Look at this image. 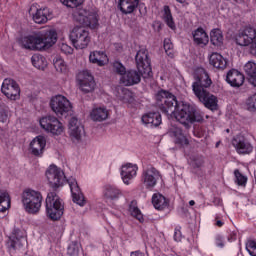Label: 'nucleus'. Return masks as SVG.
Segmentation results:
<instances>
[{
  "mask_svg": "<svg viewBox=\"0 0 256 256\" xmlns=\"http://www.w3.org/2000/svg\"><path fill=\"white\" fill-rule=\"evenodd\" d=\"M189 205H190L191 207H193V205H195V202H194L193 200H190V201H189Z\"/></svg>",
  "mask_w": 256,
  "mask_h": 256,
  "instance_id": "obj_60",
  "label": "nucleus"
},
{
  "mask_svg": "<svg viewBox=\"0 0 256 256\" xmlns=\"http://www.w3.org/2000/svg\"><path fill=\"white\" fill-rule=\"evenodd\" d=\"M244 73L247 75L248 80L250 79V77L256 75V63L253 61H248L244 65Z\"/></svg>",
  "mask_w": 256,
  "mask_h": 256,
  "instance_id": "obj_41",
  "label": "nucleus"
},
{
  "mask_svg": "<svg viewBox=\"0 0 256 256\" xmlns=\"http://www.w3.org/2000/svg\"><path fill=\"white\" fill-rule=\"evenodd\" d=\"M142 123L147 127H159L162 123L161 114L159 112H149L142 116Z\"/></svg>",
  "mask_w": 256,
  "mask_h": 256,
  "instance_id": "obj_25",
  "label": "nucleus"
},
{
  "mask_svg": "<svg viewBox=\"0 0 256 256\" xmlns=\"http://www.w3.org/2000/svg\"><path fill=\"white\" fill-rule=\"evenodd\" d=\"M248 81H249V83H251V85L256 87V74L254 76L250 77Z\"/></svg>",
  "mask_w": 256,
  "mask_h": 256,
  "instance_id": "obj_55",
  "label": "nucleus"
},
{
  "mask_svg": "<svg viewBox=\"0 0 256 256\" xmlns=\"http://www.w3.org/2000/svg\"><path fill=\"white\" fill-rule=\"evenodd\" d=\"M70 41L75 49H86L91 43V36L85 27L76 26L70 33Z\"/></svg>",
  "mask_w": 256,
  "mask_h": 256,
  "instance_id": "obj_7",
  "label": "nucleus"
},
{
  "mask_svg": "<svg viewBox=\"0 0 256 256\" xmlns=\"http://www.w3.org/2000/svg\"><path fill=\"white\" fill-rule=\"evenodd\" d=\"M115 95L119 101H122V103H135V96H133V92L127 88H117Z\"/></svg>",
  "mask_w": 256,
  "mask_h": 256,
  "instance_id": "obj_27",
  "label": "nucleus"
},
{
  "mask_svg": "<svg viewBox=\"0 0 256 256\" xmlns=\"http://www.w3.org/2000/svg\"><path fill=\"white\" fill-rule=\"evenodd\" d=\"M25 241H26L25 238H18L16 236L10 237L7 242V247L10 253H15L17 250L21 249Z\"/></svg>",
  "mask_w": 256,
  "mask_h": 256,
  "instance_id": "obj_33",
  "label": "nucleus"
},
{
  "mask_svg": "<svg viewBox=\"0 0 256 256\" xmlns=\"http://www.w3.org/2000/svg\"><path fill=\"white\" fill-rule=\"evenodd\" d=\"M90 117L92 121H105L109 117V110L105 107L94 108L90 113Z\"/></svg>",
  "mask_w": 256,
  "mask_h": 256,
  "instance_id": "obj_29",
  "label": "nucleus"
},
{
  "mask_svg": "<svg viewBox=\"0 0 256 256\" xmlns=\"http://www.w3.org/2000/svg\"><path fill=\"white\" fill-rule=\"evenodd\" d=\"M234 175H235V181L237 183V185H246L247 184V177H245L243 174H241V172L239 170H235L234 171Z\"/></svg>",
  "mask_w": 256,
  "mask_h": 256,
  "instance_id": "obj_45",
  "label": "nucleus"
},
{
  "mask_svg": "<svg viewBox=\"0 0 256 256\" xmlns=\"http://www.w3.org/2000/svg\"><path fill=\"white\" fill-rule=\"evenodd\" d=\"M156 105L165 115L175 117L182 125L201 123L203 116L191 104L177 101V97L167 90H160L155 96Z\"/></svg>",
  "mask_w": 256,
  "mask_h": 256,
  "instance_id": "obj_1",
  "label": "nucleus"
},
{
  "mask_svg": "<svg viewBox=\"0 0 256 256\" xmlns=\"http://www.w3.org/2000/svg\"><path fill=\"white\" fill-rule=\"evenodd\" d=\"M78 83L83 93H91L95 90V78L91 72L84 70L78 74Z\"/></svg>",
  "mask_w": 256,
  "mask_h": 256,
  "instance_id": "obj_15",
  "label": "nucleus"
},
{
  "mask_svg": "<svg viewBox=\"0 0 256 256\" xmlns=\"http://www.w3.org/2000/svg\"><path fill=\"white\" fill-rule=\"evenodd\" d=\"M53 63L58 73H67V64L65 63V60L58 57L54 59Z\"/></svg>",
  "mask_w": 256,
  "mask_h": 256,
  "instance_id": "obj_42",
  "label": "nucleus"
},
{
  "mask_svg": "<svg viewBox=\"0 0 256 256\" xmlns=\"http://www.w3.org/2000/svg\"><path fill=\"white\" fill-rule=\"evenodd\" d=\"M226 83L231 87L239 88L245 83V75L237 69H231L226 74Z\"/></svg>",
  "mask_w": 256,
  "mask_h": 256,
  "instance_id": "obj_21",
  "label": "nucleus"
},
{
  "mask_svg": "<svg viewBox=\"0 0 256 256\" xmlns=\"http://www.w3.org/2000/svg\"><path fill=\"white\" fill-rule=\"evenodd\" d=\"M160 177L159 170H156L155 167H149L143 170L141 181L146 189H153L157 185Z\"/></svg>",
  "mask_w": 256,
  "mask_h": 256,
  "instance_id": "obj_14",
  "label": "nucleus"
},
{
  "mask_svg": "<svg viewBox=\"0 0 256 256\" xmlns=\"http://www.w3.org/2000/svg\"><path fill=\"white\" fill-rule=\"evenodd\" d=\"M69 135L73 143H79L85 135V128L76 117H72L69 121Z\"/></svg>",
  "mask_w": 256,
  "mask_h": 256,
  "instance_id": "obj_17",
  "label": "nucleus"
},
{
  "mask_svg": "<svg viewBox=\"0 0 256 256\" xmlns=\"http://www.w3.org/2000/svg\"><path fill=\"white\" fill-rule=\"evenodd\" d=\"M104 197L110 199V201H116L121 197V190L115 186L106 185L104 187Z\"/></svg>",
  "mask_w": 256,
  "mask_h": 256,
  "instance_id": "obj_32",
  "label": "nucleus"
},
{
  "mask_svg": "<svg viewBox=\"0 0 256 256\" xmlns=\"http://www.w3.org/2000/svg\"><path fill=\"white\" fill-rule=\"evenodd\" d=\"M192 167L199 169V167H203V163H205V160L203 159V156H193L191 158Z\"/></svg>",
  "mask_w": 256,
  "mask_h": 256,
  "instance_id": "obj_47",
  "label": "nucleus"
},
{
  "mask_svg": "<svg viewBox=\"0 0 256 256\" xmlns=\"http://www.w3.org/2000/svg\"><path fill=\"white\" fill-rule=\"evenodd\" d=\"M195 137H198V139H201L203 137V133L199 132V130H194Z\"/></svg>",
  "mask_w": 256,
  "mask_h": 256,
  "instance_id": "obj_56",
  "label": "nucleus"
},
{
  "mask_svg": "<svg viewBox=\"0 0 256 256\" xmlns=\"http://www.w3.org/2000/svg\"><path fill=\"white\" fill-rule=\"evenodd\" d=\"M61 51L63 53H65L66 55H71V53H73V48H71L69 45L67 44H62L61 46Z\"/></svg>",
  "mask_w": 256,
  "mask_h": 256,
  "instance_id": "obj_53",
  "label": "nucleus"
},
{
  "mask_svg": "<svg viewBox=\"0 0 256 256\" xmlns=\"http://www.w3.org/2000/svg\"><path fill=\"white\" fill-rule=\"evenodd\" d=\"M139 0H119L118 7L124 15H129L137 9Z\"/></svg>",
  "mask_w": 256,
  "mask_h": 256,
  "instance_id": "obj_26",
  "label": "nucleus"
},
{
  "mask_svg": "<svg viewBox=\"0 0 256 256\" xmlns=\"http://www.w3.org/2000/svg\"><path fill=\"white\" fill-rule=\"evenodd\" d=\"M1 92L7 99H10V101H17V99L21 97V88H19V84L13 79H4Z\"/></svg>",
  "mask_w": 256,
  "mask_h": 256,
  "instance_id": "obj_11",
  "label": "nucleus"
},
{
  "mask_svg": "<svg viewBox=\"0 0 256 256\" xmlns=\"http://www.w3.org/2000/svg\"><path fill=\"white\" fill-rule=\"evenodd\" d=\"M181 239H183V236L181 235V228L180 226H177L174 230V240L179 243L181 242Z\"/></svg>",
  "mask_w": 256,
  "mask_h": 256,
  "instance_id": "obj_52",
  "label": "nucleus"
},
{
  "mask_svg": "<svg viewBox=\"0 0 256 256\" xmlns=\"http://www.w3.org/2000/svg\"><path fill=\"white\" fill-rule=\"evenodd\" d=\"M73 19L76 23L90 29H96L99 25V16L94 11L85 8H77L73 13Z\"/></svg>",
  "mask_w": 256,
  "mask_h": 256,
  "instance_id": "obj_6",
  "label": "nucleus"
},
{
  "mask_svg": "<svg viewBox=\"0 0 256 256\" xmlns=\"http://www.w3.org/2000/svg\"><path fill=\"white\" fill-rule=\"evenodd\" d=\"M232 145L239 155H249V153L253 152V146L243 135H237L234 137Z\"/></svg>",
  "mask_w": 256,
  "mask_h": 256,
  "instance_id": "obj_18",
  "label": "nucleus"
},
{
  "mask_svg": "<svg viewBox=\"0 0 256 256\" xmlns=\"http://www.w3.org/2000/svg\"><path fill=\"white\" fill-rule=\"evenodd\" d=\"M251 51H252V53H254L256 55V41H255L254 47H252Z\"/></svg>",
  "mask_w": 256,
  "mask_h": 256,
  "instance_id": "obj_59",
  "label": "nucleus"
},
{
  "mask_svg": "<svg viewBox=\"0 0 256 256\" xmlns=\"http://www.w3.org/2000/svg\"><path fill=\"white\" fill-rule=\"evenodd\" d=\"M194 43L200 47H205L209 43V35L203 28L196 29L193 33Z\"/></svg>",
  "mask_w": 256,
  "mask_h": 256,
  "instance_id": "obj_28",
  "label": "nucleus"
},
{
  "mask_svg": "<svg viewBox=\"0 0 256 256\" xmlns=\"http://www.w3.org/2000/svg\"><path fill=\"white\" fill-rule=\"evenodd\" d=\"M137 70H126V73L120 77V82L126 87H131L141 83V76L147 75L151 77V60L149 59V51L146 48H140L135 56Z\"/></svg>",
  "mask_w": 256,
  "mask_h": 256,
  "instance_id": "obj_2",
  "label": "nucleus"
},
{
  "mask_svg": "<svg viewBox=\"0 0 256 256\" xmlns=\"http://www.w3.org/2000/svg\"><path fill=\"white\" fill-rule=\"evenodd\" d=\"M178 3H185L187 0H176Z\"/></svg>",
  "mask_w": 256,
  "mask_h": 256,
  "instance_id": "obj_61",
  "label": "nucleus"
},
{
  "mask_svg": "<svg viewBox=\"0 0 256 256\" xmlns=\"http://www.w3.org/2000/svg\"><path fill=\"white\" fill-rule=\"evenodd\" d=\"M164 21L170 27V29H175V21H173V15L171 14V8L169 6H164Z\"/></svg>",
  "mask_w": 256,
  "mask_h": 256,
  "instance_id": "obj_39",
  "label": "nucleus"
},
{
  "mask_svg": "<svg viewBox=\"0 0 256 256\" xmlns=\"http://www.w3.org/2000/svg\"><path fill=\"white\" fill-rule=\"evenodd\" d=\"M113 69L118 75H120V77H122L127 71V69L119 61H115L113 63Z\"/></svg>",
  "mask_w": 256,
  "mask_h": 256,
  "instance_id": "obj_44",
  "label": "nucleus"
},
{
  "mask_svg": "<svg viewBox=\"0 0 256 256\" xmlns=\"http://www.w3.org/2000/svg\"><path fill=\"white\" fill-rule=\"evenodd\" d=\"M215 201H217L218 205L221 203V200L219 198H216Z\"/></svg>",
  "mask_w": 256,
  "mask_h": 256,
  "instance_id": "obj_62",
  "label": "nucleus"
},
{
  "mask_svg": "<svg viewBox=\"0 0 256 256\" xmlns=\"http://www.w3.org/2000/svg\"><path fill=\"white\" fill-rule=\"evenodd\" d=\"M67 183L70 187L73 202L77 203V205H80V207H83L85 205V196H83L77 180L75 178H70L67 180Z\"/></svg>",
  "mask_w": 256,
  "mask_h": 256,
  "instance_id": "obj_19",
  "label": "nucleus"
},
{
  "mask_svg": "<svg viewBox=\"0 0 256 256\" xmlns=\"http://www.w3.org/2000/svg\"><path fill=\"white\" fill-rule=\"evenodd\" d=\"M210 41L215 47H221L223 45V32L221 29L215 28L210 32Z\"/></svg>",
  "mask_w": 256,
  "mask_h": 256,
  "instance_id": "obj_34",
  "label": "nucleus"
},
{
  "mask_svg": "<svg viewBox=\"0 0 256 256\" xmlns=\"http://www.w3.org/2000/svg\"><path fill=\"white\" fill-rule=\"evenodd\" d=\"M152 205H154L155 209H158L159 211L165 209L169 203L167 202V199L162 194H154L152 196Z\"/></svg>",
  "mask_w": 256,
  "mask_h": 256,
  "instance_id": "obj_35",
  "label": "nucleus"
},
{
  "mask_svg": "<svg viewBox=\"0 0 256 256\" xmlns=\"http://www.w3.org/2000/svg\"><path fill=\"white\" fill-rule=\"evenodd\" d=\"M222 225H224L223 221H221V220L216 221V226L217 227H221Z\"/></svg>",
  "mask_w": 256,
  "mask_h": 256,
  "instance_id": "obj_58",
  "label": "nucleus"
},
{
  "mask_svg": "<svg viewBox=\"0 0 256 256\" xmlns=\"http://www.w3.org/2000/svg\"><path fill=\"white\" fill-rule=\"evenodd\" d=\"M11 207V198L5 190H0V213H5Z\"/></svg>",
  "mask_w": 256,
  "mask_h": 256,
  "instance_id": "obj_36",
  "label": "nucleus"
},
{
  "mask_svg": "<svg viewBox=\"0 0 256 256\" xmlns=\"http://www.w3.org/2000/svg\"><path fill=\"white\" fill-rule=\"evenodd\" d=\"M47 181L52 189H59L65 184V173L56 165H50L46 170Z\"/></svg>",
  "mask_w": 256,
  "mask_h": 256,
  "instance_id": "obj_9",
  "label": "nucleus"
},
{
  "mask_svg": "<svg viewBox=\"0 0 256 256\" xmlns=\"http://www.w3.org/2000/svg\"><path fill=\"white\" fill-rule=\"evenodd\" d=\"M57 43V31L41 30L22 38V46L30 51H43Z\"/></svg>",
  "mask_w": 256,
  "mask_h": 256,
  "instance_id": "obj_3",
  "label": "nucleus"
},
{
  "mask_svg": "<svg viewBox=\"0 0 256 256\" xmlns=\"http://www.w3.org/2000/svg\"><path fill=\"white\" fill-rule=\"evenodd\" d=\"M168 135L174 138L176 145H180L181 147H187L189 145V139H187V135L181 127L171 126L168 130Z\"/></svg>",
  "mask_w": 256,
  "mask_h": 256,
  "instance_id": "obj_20",
  "label": "nucleus"
},
{
  "mask_svg": "<svg viewBox=\"0 0 256 256\" xmlns=\"http://www.w3.org/2000/svg\"><path fill=\"white\" fill-rule=\"evenodd\" d=\"M235 239H236V237H235V234H230L229 236H228V241H235Z\"/></svg>",
  "mask_w": 256,
  "mask_h": 256,
  "instance_id": "obj_57",
  "label": "nucleus"
},
{
  "mask_svg": "<svg viewBox=\"0 0 256 256\" xmlns=\"http://www.w3.org/2000/svg\"><path fill=\"white\" fill-rule=\"evenodd\" d=\"M215 243L216 247H220L221 249H223V247H225V238H223V236L221 235H216Z\"/></svg>",
  "mask_w": 256,
  "mask_h": 256,
  "instance_id": "obj_51",
  "label": "nucleus"
},
{
  "mask_svg": "<svg viewBox=\"0 0 256 256\" xmlns=\"http://www.w3.org/2000/svg\"><path fill=\"white\" fill-rule=\"evenodd\" d=\"M7 119H9L7 109H5V106H0V123H7Z\"/></svg>",
  "mask_w": 256,
  "mask_h": 256,
  "instance_id": "obj_50",
  "label": "nucleus"
},
{
  "mask_svg": "<svg viewBox=\"0 0 256 256\" xmlns=\"http://www.w3.org/2000/svg\"><path fill=\"white\" fill-rule=\"evenodd\" d=\"M199 99L200 103L206 107V109H210V111H217L218 109V100L217 97L209 92H203L202 94L196 95Z\"/></svg>",
  "mask_w": 256,
  "mask_h": 256,
  "instance_id": "obj_23",
  "label": "nucleus"
},
{
  "mask_svg": "<svg viewBox=\"0 0 256 256\" xmlns=\"http://www.w3.org/2000/svg\"><path fill=\"white\" fill-rule=\"evenodd\" d=\"M89 61L90 63L99 65V67H103V65L108 61L107 54L101 51H94L90 53Z\"/></svg>",
  "mask_w": 256,
  "mask_h": 256,
  "instance_id": "obj_30",
  "label": "nucleus"
},
{
  "mask_svg": "<svg viewBox=\"0 0 256 256\" xmlns=\"http://www.w3.org/2000/svg\"><path fill=\"white\" fill-rule=\"evenodd\" d=\"M50 107L57 117L67 115L73 109L71 102L63 95H56L50 100Z\"/></svg>",
  "mask_w": 256,
  "mask_h": 256,
  "instance_id": "obj_8",
  "label": "nucleus"
},
{
  "mask_svg": "<svg viewBox=\"0 0 256 256\" xmlns=\"http://www.w3.org/2000/svg\"><path fill=\"white\" fill-rule=\"evenodd\" d=\"M47 145V140L43 136H37L30 142V152L35 157H41L45 146Z\"/></svg>",
  "mask_w": 256,
  "mask_h": 256,
  "instance_id": "obj_24",
  "label": "nucleus"
},
{
  "mask_svg": "<svg viewBox=\"0 0 256 256\" xmlns=\"http://www.w3.org/2000/svg\"><path fill=\"white\" fill-rule=\"evenodd\" d=\"M256 39V29L253 27H246L243 30H240L236 35L235 41L240 47H249L254 43Z\"/></svg>",
  "mask_w": 256,
  "mask_h": 256,
  "instance_id": "obj_12",
  "label": "nucleus"
},
{
  "mask_svg": "<svg viewBox=\"0 0 256 256\" xmlns=\"http://www.w3.org/2000/svg\"><path fill=\"white\" fill-rule=\"evenodd\" d=\"M213 81L209 77V74L206 71H203L202 74L196 77V81L192 84V89L194 94L201 95L207 93L208 87H211Z\"/></svg>",
  "mask_w": 256,
  "mask_h": 256,
  "instance_id": "obj_13",
  "label": "nucleus"
},
{
  "mask_svg": "<svg viewBox=\"0 0 256 256\" xmlns=\"http://www.w3.org/2000/svg\"><path fill=\"white\" fill-rule=\"evenodd\" d=\"M63 5L66 7H70L71 9H75V7H79L83 0H60Z\"/></svg>",
  "mask_w": 256,
  "mask_h": 256,
  "instance_id": "obj_46",
  "label": "nucleus"
},
{
  "mask_svg": "<svg viewBox=\"0 0 256 256\" xmlns=\"http://www.w3.org/2000/svg\"><path fill=\"white\" fill-rule=\"evenodd\" d=\"M129 213L132 217L137 219L140 223H143V214L141 213V210L137 206V201L133 200L129 205Z\"/></svg>",
  "mask_w": 256,
  "mask_h": 256,
  "instance_id": "obj_38",
  "label": "nucleus"
},
{
  "mask_svg": "<svg viewBox=\"0 0 256 256\" xmlns=\"http://www.w3.org/2000/svg\"><path fill=\"white\" fill-rule=\"evenodd\" d=\"M246 250L248 251L249 255L256 256V241L248 240L246 243Z\"/></svg>",
  "mask_w": 256,
  "mask_h": 256,
  "instance_id": "obj_48",
  "label": "nucleus"
},
{
  "mask_svg": "<svg viewBox=\"0 0 256 256\" xmlns=\"http://www.w3.org/2000/svg\"><path fill=\"white\" fill-rule=\"evenodd\" d=\"M40 126L52 135H61L63 133V124L55 116H45L40 119Z\"/></svg>",
  "mask_w": 256,
  "mask_h": 256,
  "instance_id": "obj_10",
  "label": "nucleus"
},
{
  "mask_svg": "<svg viewBox=\"0 0 256 256\" xmlns=\"http://www.w3.org/2000/svg\"><path fill=\"white\" fill-rule=\"evenodd\" d=\"M130 256H145V253L137 250V251L131 252Z\"/></svg>",
  "mask_w": 256,
  "mask_h": 256,
  "instance_id": "obj_54",
  "label": "nucleus"
},
{
  "mask_svg": "<svg viewBox=\"0 0 256 256\" xmlns=\"http://www.w3.org/2000/svg\"><path fill=\"white\" fill-rule=\"evenodd\" d=\"M137 171L139 167L136 164L127 163L121 167V177L125 185H129V181L137 177Z\"/></svg>",
  "mask_w": 256,
  "mask_h": 256,
  "instance_id": "obj_22",
  "label": "nucleus"
},
{
  "mask_svg": "<svg viewBox=\"0 0 256 256\" xmlns=\"http://www.w3.org/2000/svg\"><path fill=\"white\" fill-rule=\"evenodd\" d=\"M164 50L167 53V55L173 57V43L171 42V39H164Z\"/></svg>",
  "mask_w": 256,
  "mask_h": 256,
  "instance_id": "obj_49",
  "label": "nucleus"
},
{
  "mask_svg": "<svg viewBox=\"0 0 256 256\" xmlns=\"http://www.w3.org/2000/svg\"><path fill=\"white\" fill-rule=\"evenodd\" d=\"M32 65L36 67V69L45 70V67H47V59L40 54H34L31 57Z\"/></svg>",
  "mask_w": 256,
  "mask_h": 256,
  "instance_id": "obj_37",
  "label": "nucleus"
},
{
  "mask_svg": "<svg viewBox=\"0 0 256 256\" xmlns=\"http://www.w3.org/2000/svg\"><path fill=\"white\" fill-rule=\"evenodd\" d=\"M216 147H219V142L216 144Z\"/></svg>",
  "mask_w": 256,
  "mask_h": 256,
  "instance_id": "obj_63",
  "label": "nucleus"
},
{
  "mask_svg": "<svg viewBox=\"0 0 256 256\" xmlns=\"http://www.w3.org/2000/svg\"><path fill=\"white\" fill-rule=\"evenodd\" d=\"M215 219H216V220L219 219V216H216Z\"/></svg>",
  "mask_w": 256,
  "mask_h": 256,
  "instance_id": "obj_64",
  "label": "nucleus"
},
{
  "mask_svg": "<svg viewBox=\"0 0 256 256\" xmlns=\"http://www.w3.org/2000/svg\"><path fill=\"white\" fill-rule=\"evenodd\" d=\"M22 205L27 213L35 215L39 213L43 203V195L39 191L26 189L22 193Z\"/></svg>",
  "mask_w": 256,
  "mask_h": 256,
  "instance_id": "obj_4",
  "label": "nucleus"
},
{
  "mask_svg": "<svg viewBox=\"0 0 256 256\" xmlns=\"http://www.w3.org/2000/svg\"><path fill=\"white\" fill-rule=\"evenodd\" d=\"M64 211L63 201L57 196V193H48L46 197V213L49 219L59 221L63 217Z\"/></svg>",
  "mask_w": 256,
  "mask_h": 256,
  "instance_id": "obj_5",
  "label": "nucleus"
},
{
  "mask_svg": "<svg viewBox=\"0 0 256 256\" xmlns=\"http://www.w3.org/2000/svg\"><path fill=\"white\" fill-rule=\"evenodd\" d=\"M81 249V244L79 242H72L69 244L67 248V255L68 256H79V251Z\"/></svg>",
  "mask_w": 256,
  "mask_h": 256,
  "instance_id": "obj_43",
  "label": "nucleus"
},
{
  "mask_svg": "<svg viewBox=\"0 0 256 256\" xmlns=\"http://www.w3.org/2000/svg\"><path fill=\"white\" fill-rule=\"evenodd\" d=\"M29 14L33 16V21L38 25L47 23L52 17L51 10L47 7L37 9V6L32 5L29 9Z\"/></svg>",
  "mask_w": 256,
  "mask_h": 256,
  "instance_id": "obj_16",
  "label": "nucleus"
},
{
  "mask_svg": "<svg viewBox=\"0 0 256 256\" xmlns=\"http://www.w3.org/2000/svg\"><path fill=\"white\" fill-rule=\"evenodd\" d=\"M209 61L215 69H225L227 67V60L219 53H212Z\"/></svg>",
  "mask_w": 256,
  "mask_h": 256,
  "instance_id": "obj_31",
  "label": "nucleus"
},
{
  "mask_svg": "<svg viewBox=\"0 0 256 256\" xmlns=\"http://www.w3.org/2000/svg\"><path fill=\"white\" fill-rule=\"evenodd\" d=\"M245 107L250 113H256V92L246 99Z\"/></svg>",
  "mask_w": 256,
  "mask_h": 256,
  "instance_id": "obj_40",
  "label": "nucleus"
}]
</instances>
